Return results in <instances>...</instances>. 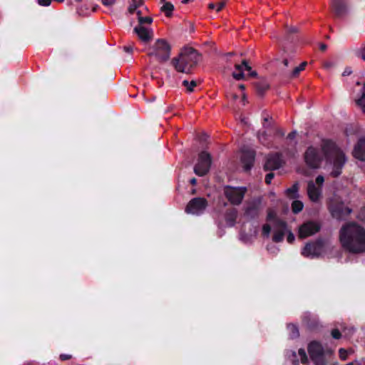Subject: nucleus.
I'll use <instances>...</instances> for the list:
<instances>
[{
	"mask_svg": "<svg viewBox=\"0 0 365 365\" xmlns=\"http://www.w3.org/2000/svg\"><path fill=\"white\" fill-rule=\"evenodd\" d=\"M324 156L327 161H332L331 175L333 178L339 177L346 158L343 151L332 140H323L322 151L312 146L309 147L304 153V160L308 167L315 169L319 168Z\"/></svg>",
	"mask_w": 365,
	"mask_h": 365,
	"instance_id": "nucleus-1",
	"label": "nucleus"
},
{
	"mask_svg": "<svg viewBox=\"0 0 365 365\" xmlns=\"http://www.w3.org/2000/svg\"><path fill=\"white\" fill-rule=\"evenodd\" d=\"M341 247L351 254L365 252V228L356 222L344 224L339 230Z\"/></svg>",
	"mask_w": 365,
	"mask_h": 365,
	"instance_id": "nucleus-2",
	"label": "nucleus"
},
{
	"mask_svg": "<svg viewBox=\"0 0 365 365\" xmlns=\"http://www.w3.org/2000/svg\"><path fill=\"white\" fill-rule=\"evenodd\" d=\"M199 59L200 54L197 50L190 47L183 48L170 63L177 72L190 74L197 65Z\"/></svg>",
	"mask_w": 365,
	"mask_h": 365,
	"instance_id": "nucleus-3",
	"label": "nucleus"
},
{
	"mask_svg": "<svg viewBox=\"0 0 365 365\" xmlns=\"http://www.w3.org/2000/svg\"><path fill=\"white\" fill-rule=\"evenodd\" d=\"M171 46L169 43L163 38H158L149 48L148 56H154L160 63H164L169 60Z\"/></svg>",
	"mask_w": 365,
	"mask_h": 365,
	"instance_id": "nucleus-4",
	"label": "nucleus"
},
{
	"mask_svg": "<svg viewBox=\"0 0 365 365\" xmlns=\"http://www.w3.org/2000/svg\"><path fill=\"white\" fill-rule=\"evenodd\" d=\"M247 191L246 187L226 185L224 188V195L232 205H239L242 203Z\"/></svg>",
	"mask_w": 365,
	"mask_h": 365,
	"instance_id": "nucleus-5",
	"label": "nucleus"
},
{
	"mask_svg": "<svg viewBox=\"0 0 365 365\" xmlns=\"http://www.w3.org/2000/svg\"><path fill=\"white\" fill-rule=\"evenodd\" d=\"M308 352L311 359L315 365H326L327 361L324 350L322 344L316 341L310 342L308 345Z\"/></svg>",
	"mask_w": 365,
	"mask_h": 365,
	"instance_id": "nucleus-6",
	"label": "nucleus"
},
{
	"mask_svg": "<svg viewBox=\"0 0 365 365\" xmlns=\"http://www.w3.org/2000/svg\"><path fill=\"white\" fill-rule=\"evenodd\" d=\"M211 164L210 154L206 151H202L199 153L197 163L194 166V173L198 176H204L209 172Z\"/></svg>",
	"mask_w": 365,
	"mask_h": 365,
	"instance_id": "nucleus-7",
	"label": "nucleus"
},
{
	"mask_svg": "<svg viewBox=\"0 0 365 365\" xmlns=\"http://www.w3.org/2000/svg\"><path fill=\"white\" fill-rule=\"evenodd\" d=\"M328 208L332 217L338 220H344L352 211L342 202H331Z\"/></svg>",
	"mask_w": 365,
	"mask_h": 365,
	"instance_id": "nucleus-8",
	"label": "nucleus"
},
{
	"mask_svg": "<svg viewBox=\"0 0 365 365\" xmlns=\"http://www.w3.org/2000/svg\"><path fill=\"white\" fill-rule=\"evenodd\" d=\"M207 207V201L205 198L194 197L189 201L185 211L187 214L199 215L203 213Z\"/></svg>",
	"mask_w": 365,
	"mask_h": 365,
	"instance_id": "nucleus-9",
	"label": "nucleus"
},
{
	"mask_svg": "<svg viewBox=\"0 0 365 365\" xmlns=\"http://www.w3.org/2000/svg\"><path fill=\"white\" fill-rule=\"evenodd\" d=\"M321 224L318 222L309 220L304 222L299 228V237L304 239L314 235L321 230Z\"/></svg>",
	"mask_w": 365,
	"mask_h": 365,
	"instance_id": "nucleus-10",
	"label": "nucleus"
},
{
	"mask_svg": "<svg viewBox=\"0 0 365 365\" xmlns=\"http://www.w3.org/2000/svg\"><path fill=\"white\" fill-rule=\"evenodd\" d=\"M324 247V241L319 238L314 242H308L305 245L302 255L305 257H311L312 258L319 257L321 255Z\"/></svg>",
	"mask_w": 365,
	"mask_h": 365,
	"instance_id": "nucleus-11",
	"label": "nucleus"
},
{
	"mask_svg": "<svg viewBox=\"0 0 365 365\" xmlns=\"http://www.w3.org/2000/svg\"><path fill=\"white\" fill-rule=\"evenodd\" d=\"M284 161L282 158V155L276 153L272 154L267 158L265 163L264 165V169L265 170H277L282 166Z\"/></svg>",
	"mask_w": 365,
	"mask_h": 365,
	"instance_id": "nucleus-12",
	"label": "nucleus"
},
{
	"mask_svg": "<svg viewBox=\"0 0 365 365\" xmlns=\"http://www.w3.org/2000/svg\"><path fill=\"white\" fill-rule=\"evenodd\" d=\"M255 160V152L252 150H243L241 155V163L245 172L250 171L253 167Z\"/></svg>",
	"mask_w": 365,
	"mask_h": 365,
	"instance_id": "nucleus-13",
	"label": "nucleus"
},
{
	"mask_svg": "<svg viewBox=\"0 0 365 365\" xmlns=\"http://www.w3.org/2000/svg\"><path fill=\"white\" fill-rule=\"evenodd\" d=\"M133 32L145 43H149L153 38V30L148 29L143 26H136L133 29Z\"/></svg>",
	"mask_w": 365,
	"mask_h": 365,
	"instance_id": "nucleus-14",
	"label": "nucleus"
},
{
	"mask_svg": "<svg viewBox=\"0 0 365 365\" xmlns=\"http://www.w3.org/2000/svg\"><path fill=\"white\" fill-rule=\"evenodd\" d=\"M277 230L274 232L272 240L279 243L283 241L285 234L287 232V223L284 220H277Z\"/></svg>",
	"mask_w": 365,
	"mask_h": 365,
	"instance_id": "nucleus-15",
	"label": "nucleus"
},
{
	"mask_svg": "<svg viewBox=\"0 0 365 365\" xmlns=\"http://www.w3.org/2000/svg\"><path fill=\"white\" fill-rule=\"evenodd\" d=\"M260 212V202H252L245 209L244 215L248 220L258 217Z\"/></svg>",
	"mask_w": 365,
	"mask_h": 365,
	"instance_id": "nucleus-16",
	"label": "nucleus"
},
{
	"mask_svg": "<svg viewBox=\"0 0 365 365\" xmlns=\"http://www.w3.org/2000/svg\"><path fill=\"white\" fill-rule=\"evenodd\" d=\"M236 71L233 72L232 76L235 80L240 81L245 78L244 71H251L252 67L249 65L247 60L244 59L240 64L235 65Z\"/></svg>",
	"mask_w": 365,
	"mask_h": 365,
	"instance_id": "nucleus-17",
	"label": "nucleus"
},
{
	"mask_svg": "<svg viewBox=\"0 0 365 365\" xmlns=\"http://www.w3.org/2000/svg\"><path fill=\"white\" fill-rule=\"evenodd\" d=\"M307 195L311 201L317 202L322 197V188L317 187L313 181H309L307 185Z\"/></svg>",
	"mask_w": 365,
	"mask_h": 365,
	"instance_id": "nucleus-18",
	"label": "nucleus"
},
{
	"mask_svg": "<svg viewBox=\"0 0 365 365\" xmlns=\"http://www.w3.org/2000/svg\"><path fill=\"white\" fill-rule=\"evenodd\" d=\"M354 158L365 162V138H360L353 151Z\"/></svg>",
	"mask_w": 365,
	"mask_h": 365,
	"instance_id": "nucleus-19",
	"label": "nucleus"
},
{
	"mask_svg": "<svg viewBox=\"0 0 365 365\" xmlns=\"http://www.w3.org/2000/svg\"><path fill=\"white\" fill-rule=\"evenodd\" d=\"M332 10L336 17H342L346 13V6L341 0H332Z\"/></svg>",
	"mask_w": 365,
	"mask_h": 365,
	"instance_id": "nucleus-20",
	"label": "nucleus"
},
{
	"mask_svg": "<svg viewBox=\"0 0 365 365\" xmlns=\"http://www.w3.org/2000/svg\"><path fill=\"white\" fill-rule=\"evenodd\" d=\"M256 93L259 96H263L269 88V83L266 79H259L254 83Z\"/></svg>",
	"mask_w": 365,
	"mask_h": 365,
	"instance_id": "nucleus-21",
	"label": "nucleus"
},
{
	"mask_svg": "<svg viewBox=\"0 0 365 365\" xmlns=\"http://www.w3.org/2000/svg\"><path fill=\"white\" fill-rule=\"evenodd\" d=\"M237 217V210L235 208H230L226 210L225 219L230 227L235 225Z\"/></svg>",
	"mask_w": 365,
	"mask_h": 365,
	"instance_id": "nucleus-22",
	"label": "nucleus"
},
{
	"mask_svg": "<svg viewBox=\"0 0 365 365\" xmlns=\"http://www.w3.org/2000/svg\"><path fill=\"white\" fill-rule=\"evenodd\" d=\"M298 191H299V183L297 182H296L292 185V187L287 189L286 194L289 198L296 199L299 197Z\"/></svg>",
	"mask_w": 365,
	"mask_h": 365,
	"instance_id": "nucleus-23",
	"label": "nucleus"
},
{
	"mask_svg": "<svg viewBox=\"0 0 365 365\" xmlns=\"http://www.w3.org/2000/svg\"><path fill=\"white\" fill-rule=\"evenodd\" d=\"M173 10L174 6L170 2H165L163 6L160 8V11L163 12L167 17L172 16Z\"/></svg>",
	"mask_w": 365,
	"mask_h": 365,
	"instance_id": "nucleus-24",
	"label": "nucleus"
},
{
	"mask_svg": "<svg viewBox=\"0 0 365 365\" xmlns=\"http://www.w3.org/2000/svg\"><path fill=\"white\" fill-rule=\"evenodd\" d=\"M356 103L359 106L364 113H365V83L361 90V96L356 100Z\"/></svg>",
	"mask_w": 365,
	"mask_h": 365,
	"instance_id": "nucleus-25",
	"label": "nucleus"
},
{
	"mask_svg": "<svg viewBox=\"0 0 365 365\" xmlns=\"http://www.w3.org/2000/svg\"><path fill=\"white\" fill-rule=\"evenodd\" d=\"M304 207V204L302 201L295 200L292 203V211L294 214L300 212Z\"/></svg>",
	"mask_w": 365,
	"mask_h": 365,
	"instance_id": "nucleus-26",
	"label": "nucleus"
},
{
	"mask_svg": "<svg viewBox=\"0 0 365 365\" xmlns=\"http://www.w3.org/2000/svg\"><path fill=\"white\" fill-rule=\"evenodd\" d=\"M287 329L289 331L290 337L292 339H296L299 336V331L298 327L293 324H289L287 325Z\"/></svg>",
	"mask_w": 365,
	"mask_h": 365,
	"instance_id": "nucleus-27",
	"label": "nucleus"
},
{
	"mask_svg": "<svg viewBox=\"0 0 365 365\" xmlns=\"http://www.w3.org/2000/svg\"><path fill=\"white\" fill-rule=\"evenodd\" d=\"M266 220L268 222H273L274 226L277 225V220H282L277 217L274 211L270 210L267 212Z\"/></svg>",
	"mask_w": 365,
	"mask_h": 365,
	"instance_id": "nucleus-28",
	"label": "nucleus"
},
{
	"mask_svg": "<svg viewBox=\"0 0 365 365\" xmlns=\"http://www.w3.org/2000/svg\"><path fill=\"white\" fill-rule=\"evenodd\" d=\"M307 65V62L304 61L299 66L295 67L291 73V77L292 78L297 77L299 76V74L300 73V72L302 71L303 70H304Z\"/></svg>",
	"mask_w": 365,
	"mask_h": 365,
	"instance_id": "nucleus-29",
	"label": "nucleus"
},
{
	"mask_svg": "<svg viewBox=\"0 0 365 365\" xmlns=\"http://www.w3.org/2000/svg\"><path fill=\"white\" fill-rule=\"evenodd\" d=\"M182 85L186 88L187 92L191 93L194 91V88L197 86L195 81H191L190 82L187 80H184L182 82Z\"/></svg>",
	"mask_w": 365,
	"mask_h": 365,
	"instance_id": "nucleus-30",
	"label": "nucleus"
},
{
	"mask_svg": "<svg viewBox=\"0 0 365 365\" xmlns=\"http://www.w3.org/2000/svg\"><path fill=\"white\" fill-rule=\"evenodd\" d=\"M293 55L287 53V52L284 51L282 63L284 66V67H288L289 65L292 63L293 59Z\"/></svg>",
	"mask_w": 365,
	"mask_h": 365,
	"instance_id": "nucleus-31",
	"label": "nucleus"
},
{
	"mask_svg": "<svg viewBox=\"0 0 365 365\" xmlns=\"http://www.w3.org/2000/svg\"><path fill=\"white\" fill-rule=\"evenodd\" d=\"M271 230H272V228H271L270 225H269L267 223L263 225L262 228V235L264 237L268 238L269 237Z\"/></svg>",
	"mask_w": 365,
	"mask_h": 365,
	"instance_id": "nucleus-32",
	"label": "nucleus"
},
{
	"mask_svg": "<svg viewBox=\"0 0 365 365\" xmlns=\"http://www.w3.org/2000/svg\"><path fill=\"white\" fill-rule=\"evenodd\" d=\"M153 22V18L150 16H139L138 18V26H143L145 24H150Z\"/></svg>",
	"mask_w": 365,
	"mask_h": 365,
	"instance_id": "nucleus-33",
	"label": "nucleus"
},
{
	"mask_svg": "<svg viewBox=\"0 0 365 365\" xmlns=\"http://www.w3.org/2000/svg\"><path fill=\"white\" fill-rule=\"evenodd\" d=\"M298 354L300 356L301 362L304 364H306L308 362V357L305 350L301 348L299 349Z\"/></svg>",
	"mask_w": 365,
	"mask_h": 365,
	"instance_id": "nucleus-34",
	"label": "nucleus"
},
{
	"mask_svg": "<svg viewBox=\"0 0 365 365\" xmlns=\"http://www.w3.org/2000/svg\"><path fill=\"white\" fill-rule=\"evenodd\" d=\"M331 336L335 339H339L341 337V334L338 329H334L331 332Z\"/></svg>",
	"mask_w": 365,
	"mask_h": 365,
	"instance_id": "nucleus-35",
	"label": "nucleus"
},
{
	"mask_svg": "<svg viewBox=\"0 0 365 365\" xmlns=\"http://www.w3.org/2000/svg\"><path fill=\"white\" fill-rule=\"evenodd\" d=\"M287 240L289 243L292 244L294 242V240H295V237L294 235V234L292 232L291 230H289L287 229Z\"/></svg>",
	"mask_w": 365,
	"mask_h": 365,
	"instance_id": "nucleus-36",
	"label": "nucleus"
},
{
	"mask_svg": "<svg viewBox=\"0 0 365 365\" xmlns=\"http://www.w3.org/2000/svg\"><path fill=\"white\" fill-rule=\"evenodd\" d=\"M139 7V4H137L136 2H134V3H132L131 4H130V6H128V12L130 14H133L135 12V11Z\"/></svg>",
	"mask_w": 365,
	"mask_h": 365,
	"instance_id": "nucleus-37",
	"label": "nucleus"
},
{
	"mask_svg": "<svg viewBox=\"0 0 365 365\" xmlns=\"http://www.w3.org/2000/svg\"><path fill=\"white\" fill-rule=\"evenodd\" d=\"M274 177V174L273 173H267L265 176L264 181L267 185H269Z\"/></svg>",
	"mask_w": 365,
	"mask_h": 365,
	"instance_id": "nucleus-38",
	"label": "nucleus"
},
{
	"mask_svg": "<svg viewBox=\"0 0 365 365\" xmlns=\"http://www.w3.org/2000/svg\"><path fill=\"white\" fill-rule=\"evenodd\" d=\"M324 182V178L322 175H318L316 178V183L319 185L318 187H321Z\"/></svg>",
	"mask_w": 365,
	"mask_h": 365,
	"instance_id": "nucleus-39",
	"label": "nucleus"
},
{
	"mask_svg": "<svg viewBox=\"0 0 365 365\" xmlns=\"http://www.w3.org/2000/svg\"><path fill=\"white\" fill-rule=\"evenodd\" d=\"M102 4L106 6H112L115 4L116 0H101Z\"/></svg>",
	"mask_w": 365,
	"mask_h": 365,
	"instance_id": "nucleus-40",
	"label": "nucleus"
},
{
	"mask_svg": "<svg viewBox=\"0 0 365 365\" xmlns=\"http://www.w3.org/2000/svg\"><path fill=\"white\" fill-rule=\"evenodd\" d=\"M339 356H340L341 359L346 360V356H347L346 351L344 349H339Z\"/></svg>",
	"mask_w": 365,
	"mask_h": 365,
	"instance_id": "nucleus-41",
	"label": "nucleus"
},
{
	"mask_svg": "<svg viewBox=\"0 0 365 365\" xmlns=\"http://www.w3.org/2000/svg\"><path fill=\"white\" fill-rule=\"evenodd\" d=\"M51 3V0H38V4L42 6H48Z\"/></svg>",
	"mask_w": 365,
	"mask_h": 365,
	"instance_id": "nucleus-42",
	"label": "nucleus"
},
{
	"mask_svg": "<svg viewBox=\"0 0 365 365\" xmlns=\"http://www.w3.org/2000/svg\"><path fill=\"white\" fill-rule=\"evenodd\" d=\"M72 358V356L70 355V354H61L59 356V359L61 360V361H66V360H69Z\"/></svg>",
	"mask_w": 365,
	"mask_h": 365,
	"instance_id": "nucleus-43",
	"label": "nucleus"
},
{
	"mask_svg": "<svg viewBox=\"0 0 365 365\" xmlns=\"http://www.w3.org/2000/svg\"><path fill=\"white\" fill-rule=\"evenodd\" d=\"M225 6V1H221L220 3H218L217 5H216V11L217 12L220 11Z\"/></svg>",
	"mask_w": 365,
	"mask_h": 365,
	"instance_id": "nucleus-44",
	"label": "nucleus"
},
{
	"mask_svg": "<svg viewBox=\"0 0 365 365\" xmlns=\"http://www.w3.org/2000/svg\"><path fill=\"white\" fill-rule=\"evenodd\" d=\"M351 73H352V70H351V68L350 67H346V68L344 69V72H343V73H342V76H347L351 75Z\"/></svg>",
	"mask_w": 365,
	"mask_h": 365,
	"instance_id": "nucleus-45",
	"label": "nucleus"
},
{
	"mask_svg": "<svg viewBox=\"0 0 365 365\" xmlns=\"http://www.w3.org/2000/svg\"><path fill=\"white\" fill-rule=\"evenodd\" d=\"M287 31L289 34L297 33V29L296 27H289L287 28Z\"/></svg>",
	"mask_w": 365,
	"mask_h": 365,
	"instance_id": "nucleus-46",
	"label": "nucleus"
},
{
	"mask_svg": "<svg viewBox=\"0 0 365 365\" xmlns=\"http://www.w3.org/2000/svg\"><path fill=\"white\" fill-rule=\"evenodd\" d=\"M297 135V132L296 131H292L291 133H289L287 135V138L288 139H290V140H292L294 139Z\"/></svg>",
	"mask_w": 365,
	"mask_h": 365,
	"instance_id": "nucleus-47",
	"label": "nucleus"
},
{
	"mask_svg": "<svg viewBox=\"0 0 365 365\" xmlns=\"http://www.w3.org/2000/svg\"><path fill=\"white\" fill-rule=\"evenodd\" d=\"M327 48V46L324 43H320V46H319V49L322 51H325Z\"/></svg>",
	"mask_w": 365,
	"mask_h": 365,
	"instance_id": "nucleus-48",
	"label": "nucleus"
},
{
	"mask_svg": "<svg viewBox=\"0 0 365 365\" xmlns=\"http://www.w3.org/2000/svg\"><path fill=\"white\" fill-rule=\"evenodd\" d=\"M124 51L128 53H131L133 51V47L132 46H125Z\"/></svg>",
	"mask_w": 365,
	"mask_h": 365,
	"instance_id": "nucleus-49",
	"label": "nucleus"
},
{
	"mask_svg": "<svg viewBox=\"0 0 365 365\" xmlns=\"http://www.w3.org/2000/svg\"><path fill=\"white\" fill-rule=\"evenodd\" d=\"M257 73L255 71L251 70V71L249 72V76L251 77H255L257 76Z\"/></svg>",
	"mask_w": 365,
	"mask_h": 365,
	"instance_id": "nucleus-50",
	"label": "nucleus"
},
{
	"mask_svg": "<svg viewBox=\"0 0 365 365\" xmlns=\"http://www.w3.org/2000/svg\"><path fill=\"white\" fill-rule=\"evenodd\" d=\"M346 365H361V364L359 361H354L350 362Z\"/></svg>",
	"mask_w": 365,
	"mask_h": 365,
	"instance_id": "nucleus-51",
	"label": "nucleus"
},
{
	"mask_svg": "<svg viewBox=\"0 0 365 365\" xmlns=\"http://www.w3.org/2000/svg\"><path fill=\"white\" fill-rule=\"evenodd\" d=\"M190 183L192 185H195L197 183V180L195 178H192L190 180Z\"/></svg>",
	"mask_w": 365,
	"mask_h": 365,
	"instance_id": "nucleus-52",
	"label": "nucleus"
},
{
	"mask_svg": "<svg viewBox=\"0 0 365 365\" xmlns=\"http://www.w3.org/2000/svg\"><path fill=\"white\" fill-rule=\"evenodd\" d=\"M208 8L210 9H216V4H213V3H210L209 5H208Z\"/></svg>",
	"mask_w": 365,
	"mask_h": 365,
	"instance_id": "nucleus-53",
	"label": "nucleus"
},
{
	"mask_svg": "<svg viewBox=\"0 0 365 365\" xmlns=\"http://www.w3.org/2000/svg\"><path fill=\"white\" fill-rule=\"evenodd\" d=\"M361 58L365 61V46L364 48L361 50Z\"/></svg>",
	"mask_w": 365,
	"mask_h": 365,
	"instance_id": "nucleus-54",
	"label": "nucleus"
},
{
	"mask_svg": "<svg viewBox=\"0 0 365 365\" xmlns=\"http://www.w3.org/2000/svg\"><path fill=\"white\" fill-rule=\"evenodd\" d=\"M136 4H139V7H140L141 5L143 4V0H137Z\"/></svg>",
	"mask_w": 365,
	"mask_h": 365,
	"instance_id": "nucleus-55",
	"label": "nucleus"
},
{
	"mask_svg": "<svg viewBox=\"0 0 365 365\" xmlns=\"http://www.w3.org/2000/svg\"><path fill=\"white\" fill-rule=\"evenodd\" d=\"M277 133V134L280 135L281 136H283L284 135V133L281 130H278Z\"/></svg>",
	"mask_w": 365,
	"mask_h": 365,
	"instance_id": "nucleus-56",
	"label": "nucleus"
},
{
	"mask_svg": "<svg viewBox=\"0 0 365 365\" xmlns=\"http://www.w3.org/2000/svg\"><path fill=\"white\" fill-rule=\"evenodd\" d=\"M239 88H240L241 90H244V89L245 88V85H243V84H240V85L239 86Z\"/></svg>",
	"mask_w": 365,
	"mask_h": 365,
	"instance_id": "nucleus-57",
	"label": "nucleus"
},
{
	"mask_svg": "<svg viewBox=\"0 0 365 365\" xmlns=\"http://www.w3.org/2000/svg\"><path fill=\"white\" fill-rule=\"evenodd\" d=\"M136 14H137V15H138V17H139V16H141L142 13H141V11H137Z\"/></svg>",
	"mask_w": 365,
	"mask_h": 365,
	"instance_id": "nucleus-58",
	"label": "nucleus"
},
{
	"mask_svg": "<svg viewBox=\"0 0 365 365\" xmlns=\"http://www.w3.org/2000/svg\"><path fill=\"white\" fill-rule=\"evenodd\" d=\"M233 54H234V53H233L232 52H229V53H226V55H227V56H232Z\"/></svg>",
	"mask_w": 365,
	"mask_h": 365,
	"instance_id": "nucleus-59",
	"label": "nucleus"
},
{
	"mask_svg": "<svg viewBox=\"0 0 365 365\" xmlns=\"http://www.w3.org/2000/svg\"><path fill=\"white\" fill-rule=\"evenodd\" d=\"M299 364V361L298 360H294V365H298Z\"/></svg>",
	"mask_w": 365,
	"mask_h": 365,
	"instance_id": "nucleus-60",
	"label": "nucleus"
},
{
	"mask_svg": "<svg viewBox=\"0 0 365 365\" xmlns=\"http://www.w3.org/2000/svg\"><path fill=\"white\" fill-rule=\"evenodd\" d=\"M264 122H267L268 121V118H264Z\"/></svg>",
	"mask_w": 365,
	"mask_h": 365,
	"instance_id": "nucleus-61",
	"label": "nucleus"
},
{
	"mask_svg": "<svg viewBox=\"0 0 365 365\" xmlns=\"http://www.w3.org/2000/svg\"><path fill=\"white\" fill-rule=\"evenodd\" d=\"M76 2H81L82 0H75Z\"/></svg>",
	"mask_w": 365,
	"mask_h": 365,
	"instance_id": "nucleus-62",
	"label": "nucleus"
},
{
	"mask_svg": "<svg viewBox=\"0 0 365 365\" xmlns=\"http://www.w3.org/2000/svg\"><path fill=\"white\" fill-rule=\"evenodd\" d=\"M137 0H132L133 3L136 2Z\"/></svg>",
	"mask_w": 365,
	"mask_h": 365,
	"instance_id": "nucleus-63",
	"label": "nucleus"
},
{
	"mask_svg": "<svg viewBox=\"0 0 365 365\" xmlns=\"http://www.w3.org/2000/svg\"><path fill=\"white\" fill-rule=\"evenodd\" d=\"M160 1H161V2H164V1H165V0H160Z\"/></svg>",
	"mask_w": 365,
	"mask_h": 365,
	"instance_id": "nucleus-64",
	"label": "nucleus"
}]
</instances>
